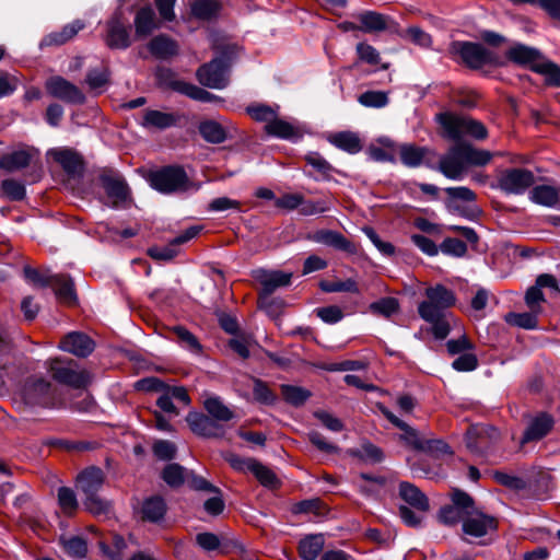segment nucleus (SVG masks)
<instances>
[{
  "label": "nucleus",
  "mask_w": 560,
  "mask_h": 560,
  "mask_svg": "<svg viewBox=\"0 0 560 560\" xmlns=\"http://www.w3.org/2000/svg\"><path fill=\"white\" fill-rule=\"evenodd\" d=\"M325 546L323 534H310L304 536L298 545L299 556L303 560H316Z\"/></svg>",
  "instance_id": "obj_33"
},
{
  "label": "nucleus",
  "mask_w": 560,
  "mask_h": 560,
  "mask_svg": "<svg viewBox=\"0 0 560 560\" xmlns=\"http://www.w3.org/2000/svg\"><path fill=\"white\" fill-rule=\"evenodd\" d=\"M353 455L364 462L373 464L381 463L384 459L382 448L371 442H364L360 450L353 452Z\"/></svg>",
  "instance_id": "obj_59"
},
{
  "label": "nucleus",
  "mask_w": 560,
  "mask_h": 560,
  "mask_svg": "<svg viewBox=\"0 0 560 560\" xmlns=\"http://www.w3.org/2000/svg\"><path fill=\"white\" fill-rule=\"evenodd\" d=\"M505 55L510 61L520 66L532 65L541 58L539 49L524 44H515L506 51Z\"/></svg>",
  "instance_id": "obj_34"
},
{
  "label": "nucleus",
  "mask_w": 560,
  "mask_h": 560,
  "mask_svg": "<svg viewBox=\"0 0 560 560\" xmlns=\"http://www.w3.org/2000/svg\"><path fill=\"white\" fill-rule=\"evenodd\" d=\"M422 446L420 452L436 458L453 453L451 446L441 439H423Z\"/></svg>",
  "instance_id": "obj_61"
},
{
  "label": "nucleus",
  "mask_w": 560,
  "mask_h": 560,
  "mask_svg": "<svg viewBox=\"0 0 560 560\" xmlns=\"http://www.w3.org/2000/svg\"><path fill=\"white\" fill-rule=\"evenodd\" d=\"M451 501L452 504L456 506L466 516L472 515V513L477 511L475 509L474 498L462 489L454 488L452 490Z\"/></svg>",
  "instance_id": "obj_53"
},
{
  "label": "nucleus",
  "mask_w": 560,
  "mask_h": 560,
  "mask_svg": "<svg viewBox=\"0 0 560 560\" xmlns=\"http://www.w3.org/2000/svg\"><path fill=\"white\" fill-rule=\"evenodd\" d=\"M103 483L104 472L100 467H88L77 477V489L84 493L83 504L93 515L107 514L110 510L109 502L98 497Z\"/></svg>",
  "instance_id": "obj_6"
},
{
  "label": "nucleus",
  "mask_w": 560,
  "mask_h": 560,
  "mask_svg": "<svg viewBox=\"0 0 560 560\" xmlns=\"http://www.w3.org/2000/svg\"><path fill=\"white\" fill-rule=\"evenodd\" d=\"M58 503L67 515L73 514L79 505L74 491L68 487H60L58 489Z\"/></svg>",
  "instance_id": "obj_60"
},
{
  "label": "nucleus",
  "mask_w": 560,
  "mask_h": 560,
  "mask_svg": "<svg viewBox=\"0 0 560 560\" xmlns=\"http://www.w3.org/2000/svg\"><path fill=\"white\" fill-rule=\"evenodd\" d=\"M304 160L307 165L312 166L317 173L320 174V177H314L316 182L318 180H331L332 173H337L338 171L318 152L311 151L304 155Z\"/></svg>",
  "instance_id": "obj_40"
},
{
  "label": "nucleus",
  "mask_w": 560,
  "mask_h": 560,
  "mask_svg": "<svg viewBox=\"0 0 560 560\" xmlns=\"http://www.w3.org/2000/svg\"><path fill=\"white\" fill-rule=\"evenodd\" d=\"M265 131L268 136L283 140L296 141L300 138L296 128L292 124L278 118V116L268 121Z\"/></svg>",
  "instance_id": "obj_37"
},
{
  "label": "nucleus",
  "mask_w": 560,
  "mask_h": 560,
  "mask_svg": "<svg viewBox=\"0 0 560 560\" xmlns=\"http://www.w3.org/2000/svg\"><path fill=\"white\" fill-rule=\"evenodd\" d=\"M215 49L218 56L196 70V79L205 88L223 90L230 83V70L238 56V46L226 44Z\"/></svg>",
  "instance_id": "obj_3"
},
{
  "label": "nucleus",
  "mask_w": 560,
  "mask_h": 560,
  "mask_svg": "<svg viewBox=\"0 0 560 560\" xmlns=\"http://www.w3.org/2000/svg\"><path fill=\"white\" fill-rule=\"evenodd\" d=\"M49 153L70 178H81L83 176L85 163L79 152L70 148H59L50 150Z\"/></svg>",
  "instance_id": "obj_18"
},
{
  "label": "nucleus",
  "mask_w": 560,
  "mask_h": 560,
  "mask_svg": "<svg viewBox=\"0 0 560 560\" xmlns=\"http://www.w3.org/2000/svg\"><path fill=\"white\" fill-rule=\"evenodd\" d=\"M332 207L334 198L331 196H326L316 200L305 199V197L302 196L300 214L305 217L317 215L329 212Z\"/></svg>",
  "instance_id": "obj_44"
},
{
  "label": "nucleus",
  "mask_w": 560,
  "mask_h": 560,
  "mask_svg": "<svg viewBox=\"0 0 560 560\" xmlns=\"http://www.w3.org/2000/svg\"><path fill=\"white\" fill-rule=\"evenodd\" d=\"M465 117V115H458L450 110L438 113L434 121L441 128V137L454 143L464 142Z\"/></svg>",
  "instance_id": "obj_15"
},
{
  "label": "nucleus",
  "mask_w": 560,
  "mask_h": 560,
  "mask_svg": "<svg viewBox=\"0 0 560 560\" xmlns=\"http://www.w3.org/2000/svg\"><path fill=\"white\" fill-rule=\"evenodd\" d=\"M398 429L402 431L399 439L407 447L418 452L423 448V438H421L417 429L412 428L407 422H405V427Z\"/></svg>",
  "instance_id": "obj_62"
},
{
  "label": "nucleus",
  "mask_w": 560,
  "mask_h": 560,
  "mask_svg": "<svg viewBox=\"0 0 560 560\" xmlns=\"http://www.w3.org/2000/svg\"><path fill=\"white\" fill-rule=\"evenodd\" d=\"M254 278L260 284L258 295H272L277 289L291 284L292 273L281 270L259 269L255 271Z\"/></svg>",
  "instance_id": "obj_19"
},
{
  "label": "nucleus",
  "mask_w": 560,
  "mask_h": 560,
  "mask_svg": "<svg viewBox=\"0 0 560 560\" xmlns=\"http://www.w3.org/2000/svg\"><path fill=\"white\" fill-rule=\"evenodd\" d=\"M318 287L325 293L348 292L360 294L359 284L352 278L338 281L322 280Z\"/></svg>",
  "instance_id": "obj_46"
},
{
  "label": "nucleus",
  "mask_w": 560,
  "mask_h": 560,
  "mask_svg": "<svg viewBox=\"0 0 560 560\" xmlns=\"http://www.w3.org/2000/svg\"><path fill=\"white\" fill-rule=\"evenodd\" d=\"M258 306L270 318L276 319L281 316L285 302L281 298H273L272 295H258Z\"/></svg>",
  "instance_id": "obj_52"
},
{
  "label": "nucleus",
  "mask_w": 560,
  "mask_h": 560,
  "mask_svg": "<svg viewBox=\"0 0 560 560\" xmlns=\"http://www.w3.org/2000/svg\"><path fill=\"white\" fill-rule=\"evenodd\" d=\"M424 294L427 299L418 304V314L421 319L431 325L434 339L444 340L452 330L453 315L448 308L456 303L455 293L439 283L427 288Z\"/></svg>",
  "instance_id": "obj_1"
},
{
  "label": "nucleus",
  "mask_w": 560,
  "mask_h": 560,
  "mask_svg": "<svg viewBox=\"0 0 560 560\" xmlns=\"http://www.w3.org/2000/svg\"><path fill=\"white\" fill-rule=\"evenodd\" d=\"M440 250L447 256L464 257L467 253V245L464 241L456 237H446L440 244Z\"/></svg>",
  "instance_id": "obj_63"
},
{
  "label": "nucleus",
  "mask_w": 560,
  "mask_h": 560,
  "mask_svg": "<svg viewBox=\"0 0 560 560\" xmlns=\"http://www.w3.org/2000/svg\"><path fill=\"white\" fill-rule=\"evenodd\" d=\"M252 474L258 480V482L268 489H277L280 487L281 482L277 475L266 465L258 462L254 466Z\"/></svg>",
  "instance_id": "obj_51"
},
{
  "label": "nucleus",
  "mask_w": 560,
  "mask_h": 560,
  "mask_svg": "<svg viewBox=\"0 0 560 560\" xmlns=\"http://www.w3.org/2000/svg\"><path fill=\"white\" fill-rule=\"evenodd\" d=\"M101 552L110 560H122L124 550L127 548V542L121 535H114L112 545L104 541L98 544Z\"/></svg>",
  "instance_id": "obj_50"
},
{
  "label": "nucleus",
  "mask_w": 560,
  "mask_h": 560,
  "mask_svg": "<svg viewBox=\"0 0 560 560\" xmlns=\"http://www.w3.org/2000/svg\"><path fill=\"white\" fill-rule=\"evenodd\" d=\"M201 230L200 225H191L171 240L167 245L148 248L147 254L156 261H171L178 255L177 247L195 238Z\"/></svg>",
  "instance_id": "obj_13"
},
{
  "label": "nucleus",
  "mask_w": 560,
  "mask_h": 560,
  "mask_svg": "<svg viewBox=\"0 0 560 560\" xmlns=\"http://www.w3.org/2000/svg\"><path fill=\"white\" fill-rule=\"evenodd\" d=\"M312 240L315 243L332 247L348 255H357L359 253V247L355 243L335 230H318L313 234Z\"/></svg>",
  "instance_id": "obj_20"
},
{
  "label": "nucleus",
  "mask_w": 560,
  "mask_h": 560,
  "mask_svg": "<svg viewBox=\"0 0 560 560\" xmlns=\"http://www.w3.org/2000/svg\"><path fill=\"white\" fill-rule=\"evenodd\" d=\"M59 348L75 357L86 358L94 351L95 342L84 332L72 331L61 339Z\"/></svg>",
  "instance_id": "obj_21"
},
{
  "label": "nucleus",
  "mask_w": 560,
  "mask_h": 560,
  "mask_svg": "<svg viewBox=\"0 0 560 560\" xmlns=\"http://www.w3.org/2000/svg\"><path fill=\"white\" fill-rule=\"evenodd\" d=\"M498 520L489 514L475 511L463 520L462 530L465 535L474 538H481L489 533L498 530Z\"/></svg>",
  "instance_id": "obj_17"
},
{
  "label": "nucleus",
  "mask_w": 560,
  "mask_h": 560,
  "mask_svg": "<svg viewBox=\"0 0 560 560\" xmlns=\"http://www.w3.org/2000/svg\"><path fill=\"white\" fill-rule=\"evenodd\" d=\"M45 86L50 96L66 103L81 105L86 100L84 93L77 85L60 75L48 79Z\"/></svg>",
  "instance_id": "obj_14"
},
{
  "label": "nucleus",
  "mask_w": 560,
  "mask_h": 560,
  "mask_svg": "<svg viewBox=\"0 0 560 560\" xmlns=\"http://www.w3.org/2000/svg\"><path fill=\"white\" fill-rule=\"evenodd\" d=\"M66 553L74 559H83L88 555V542L83 537L72 536L61 540Z\"/></svg>",
  "instance_id": "obj_56"
},
{
  "label": "nucleus",
  "mask_w": 560,
  "mask_h": 560,
  "mask_svg": "<svg viewBox=\"0 0 560 560\" xmlns=\"http://www.w3.org/2000/svg\"><path fill=\"white\" fill-rule=\"evenodd\" d=\"M222 10L220 0H195L190 4V13L200 21H211L218 18Z\"/></svg>",
  "instance_id": "obj_35"
},
{
  "label": "nucleus",
  "mask_w": 560,
  "mask_h": 560,
  "mask_svg": "<svg viewBox=\"0 0 560 560\" xmlns=\"http://www.w3.org/2000/svg\"><path fill=\"white\" fill-rule=\"evenodd\" d=\"M535 183V175L530 170L523 167H510L501 171L497 182L491 188L499 189L505 195L520 196L526 192Z\"/></svg>",
  "instance_id": "obj_7"
},
{
  "label": "nucleus",
  "mask_w": 560,
  "mask_h": 560,
  "mask_svg": "<svg viewBox=\"0 0 560 560\" xmlns=\"http://www.w3.org/2000/svg\"><path fill=\"white\" fill-rule=\"evenodd\" d=\"M25 405L35 408L52 409L57 406V397L50 382L43 377L28 378L22 392Z\"/></svg>",
  "instance_id": "obj_8"
},
{
  "label": "nucleus",
  "mask_w": 560,
  "mask_h": 560,
  "mask_svg": "<svg viewBox=\"0 0 560 560\" xmlns=\"http://www.w3.org/2000/svg\"><path fill=\"white\" fill-rule=\"evenodd\" d=\"M450 55L456 62L470 70H479L486 66H500L498 54L482 44L469 40H453L448 47Z\"/></svg>",
  "instance_id": "obj_5"
},
{
  "label": "nucleus",
  "mask_w": 560,
  "mask_h": 560,
  "mask_svg": "<svg viewBox=\"0 0 560 560\" xmlns=\"http://www.w3.org/2000/svg\"><path fill=\"white\" fill-rule=\"evenodd\" d=\"M388 16L376 11H363L359 14V30L363 33L383 32L387 30Z\"/></svg>",
  "instance_id": "obj_38"
},
{
  "label": "nucleus",
  "mask_w": 560,
  "mask_h": 560,
  "mask_svg": "<svg viewBox=\"0 0 560 560\" xmlns=\"http://www.w3.org/2000/svg\"><path fill=\"white\" fill-rule=\"evenodd\" d=\"M492 156L488 150L475 148L469 142H458L440 158L436 170L448 179L460 180L470 166H485Z\"/></svg>",
  "instance_id": "obj_2"
},
{
  "label": "nucleus",
  "mask_w": 560,
  "mask_h": 560,
  "mask_svg": "<svg viewBox=\"0 0 560 560\" xmlns=\"http://www.w3.org/2000/svg\"><path fill=\"white\" fill-rule=\"evenodd\" d=\"M436 517L438 521L445 526H455L459 522L463 523V520H465L466 515L463 514L453 504H445L440 508Z\"/></svg>",
  "instance_id": "obj_58"
},
{
  "label": "nucleus",
  "mask_w": 560,
  "mask_h": 560,
  "mask_svg": "<svg viewBox=\"0 0 560 560\" xmlns=\"http://www.w3.org/2000/svg\"><path fill=\"white\" fill-rule=\"evenodd\" d=\"M156 85L161 89H168L186 96L190 82L178 80L176 73L166 67H158L154 72Z\"/></svg>",
  "instance_id": "obj_29"
},
{
  "label": "nucleus",
  "mask_w": 560,
  "mask_h": 560,
  "mask_svg": "<svg viewBox=\"0 0 560 560\" xmlns=\"http://www.w3.org/2000/svg\"><path fill=\"white\" fill-rule=\"evenodd\" d=\"M170 331L176 337V342L185 350L195 355H201L203 347L198 338L186 327L176 325L171 327Z\"/></svg>",
  "instance_id": "obj_36"
},
{
  "label": "nucleus",
  "mask_w": 560,
  "mask_h": 560,
  "mask_svg": "<svg viewBox=\"0 0 560 560\" xmlns=\"http://www.w3.org/2000/svg\"><path fill=\"white\" fill-rule=\"evenodd\" d=\"M133 26L138 39L147 38L159 27L155 11L150 4L141 7L136 12Z\"/></svg>",
  "instance_id": "obj_24"
},
{
  "label": "nucleus",
  "mask_w": 560,
  "mask_h": 560,
  "mask_svg": "<svg viewBox=\"0 0 560 560\" xmlns=\"http://www.w3.org/2000/svg\"><path fill=\"white\" fill-rule=\"evenodd\" d=\"M185 420L191 432L200 438L222 439L226 433V425L219 423L208 413L189 411Z\"/></svg>",
  "instance_id": "obj_10"
},
{
  "label": "nucleus",
  "mask_w": 560,
  "mask_h": 560,
  "mask_svg": "<svg viewBox=\"0 0 560 560\" xmlns=\"http://www.w3.org/2000/svg\"><path fill=\"white\" fill-rule=\"evenodd\" d=\"M431 150L427 147H418L416 144H401L399 148V156L401 163L410 168H416L421 165L433 167L429 162L425 161L427 155Z\"/></svg>",
  "instance_id": "obj_28"
},
{
  "label": "nucleus",
  "mask_w": 560,
  "mask_h": 560,
  "mask_svg": "<svg viewBox=\"0 0 560 560\" xmlns=\"http://www.w3.org/2000/svg\"><path fill=\"white\" fill-rule=\"evenodd\" d=\"M188 472L189 471L184 466L177 463H171L163 468L161 478L167 486L177 489L187 482Z\"/></svg>",
  "instance_id": "obj_43"
},
{
  "label": "nucleus",
  "mask_w": 560,
  "mask_h": 560,
  "mask_svg": "<svg viewBox=\"0 0 560 560\" xmlns=\"http://www.w3.org/2000/svg\"><path fill=\"white\" fill-rule=\"evenodd\" d=\"M109 78L110 71L108 67L101 66L88 70L85 82L91 90H98L108 84Z\"/></svg>",
  "instance_id": "obj_55"
},
{
  "label": "nucleus",
  "mask_w": 560,
  "mask_h": 560,
  "mask_svg": "<svg viewBox=\"0 0 560 560\" xmlns=\"http://www.w3.org/2000/svg\"><path fill=\"white\" fill-rule=\"evenodd\" d=\"M1 189L5 197L12 201H21L26 197L25 186L15 179H3Z\"/></svg>",
  "instance_id": "obj_64"
},
{
  "label": "nucleus",
  "mask_w": 560,
  "mask_h": 560,
  "mask_svg": "<svg viewBox=\"0 0 560 560\" xmlns=\"http://www.w3.org/2000/svg\"><path fill=\"white\" fill-rule=\"evenodd\" d=\"M37 153V150L33 148H22L5 153L0 158V168L8 173L26 168L30 166L34 155Z\"/></svg>",
  "instance_id": "obj_22"
},
{
  "label": "nucleus",
  "mask_w": 560,
  "mask_h": 560,
  "mask_svg": "<svg viewBox=\"0 0 560 560\" xmlns=\"http://www.w3.org/2000/svg\"><path fill=\"white\" fill-rule=\"evenodd\" d=\"M555 427L553 417L547 411H539L529 417L527 427L521 438V444L538 442L546 438Z\"/></svg>",
  "instance_id": "obj_16"
},
{
  "label": "nucleus",
  "mask_w": 560,
  "mask_h": 560,
  "mask_svg": "<svg viewBox=\"0 0 560 560\" xmlns=\"http://www.w3.org/2000/svg\"><path fill=\"white\" fill-rule=\"evenodd\" d=\"M179 116L174 113H165L158 109H147L144 112L141 126L144 128H156L165 130L177 126Z\"/></svg>",
  "instance_id": "obj_31"
},
{
  "label": "nucleus",
  "mask_w": 560,
  "mask_h": 560,
  "mask_svg": "<svg viewBox=\"0 0 560 560\" xmlns=\"http://www.w3.org/2000/svg\"><path fill=\"white\" fill-rule=\"evenodd\" d=\"M147 182L152 189L163 195L186 192L194 186L185 167L179 164L151 170L148 173Z\"/></svg>",
  "instance_id": "obj_4"
},
{
  "label": "nucleus",
  "mask_w": 560,
  "mask_h": 560,
  "mask_svg": "<svg viewBox=\"0 0 560 560\" xmlns=\"http://www.w3.org/2000/svg\"><path fill=\"white\" fill-rule=\"evenodd\" d=\"M150 54L161 60L175 57L179 52V46L175 39L166 34H159L148 43Z\"/></svg>",
  "instance_id": "obj_26"
},
{
  "label": "nucleus",
  "mask_w": 560,
  "mask_h": 560,
  "mask_svg": "<svg viewBox=\"0 0 560 560\" xmlns=\"http://www.w3.org/2000/svg\"><path fill=\"white\" fill-rule=\"evenodd\" d=\"M398 491L401 500H404L409 506L420 512L429 511L430 503L428 497L413 483L409 481H400Z\"/></svg>",
  "instance_id": "obj_27"
},
{
  "label": "nucleus",
  "mask_w": 560,
  "mask_h": 560,
  "mask_svg": "<svg viewBox=\"0 0 560 560\" xmlns=\"http://www.w3.org/2000/svg\"><path fill=\"white\" fill-rule=\"evenodd\" d=\"M358 102L370 108H383L389 103L388 93L384 91H365L359 95Z\"/></svg>",
  "instance_id": "obj_57"
},
{
  "label": "nucleus",
  "mask_w": 560,
  "mask_h": 560,
  "mask_svg": "<svg viewBox=\"0 0 560 560\" xmlns=\"http://www.w3.org/2000/svg\"><path fill=\"white\" fill-rule=\"evenodd\" d=\"M529 199L536 205L555 208L560 201V187L546 184L534 186Z\"/></svg>",
  "instance_id": "obj_32"
},
{
  "label": "nucleus",
  "mask_w": 560,
  "mask_h": 560,
  "mask_svg": "<svg viewBox=\"0 0 560 560\" xmlns=\"http://www.w3.org/2000/svg\"><path fill=\"white\" fill-rule=\"evenodd\" d=\"M52 378L62 385L74 389H83L91 383V374L85 370H78V364L73 360L63 362L55 359L49 368Z\"/></svg>",
  "instance_id": "obj_9"
},
{
  "label": "nucleus",
  "mask_w": 560,
  "mask_h": 560,
  "mask_svg": "<svg viewBox=\"0 0 560 560\" xmlns=\"http://www.w3.org/2000/svg\"><path fill=\"white\" fill-rule=\"evenodd\" d=\"M279 106L275 107L262 104L255 103L246 107V113L256 121L266 122L273 120L278 116Z\"/></svg>",
  "instance_id": "obj_48"
},
{
  "label": "nucleus",
  "mask_w": 560,
  "mask_h": 560,
  "mask_svg": "<svg viewBox=\"0 0 560 560\" xmlns=\"http://www.w3.org/2000/svg\"><path fill=\"white\" fill-rule=\"evenodd\" d=\"M281 393L283 399L294 407L304 405L305 401L311 397L310 390L294 385H282Z\"/></svg>",
  "instance_id": "obj_54"
},
{
  "label": "nucleus",
  "mask_w": 560,
  "mask_h": 560,
  "mask_svg": "<svg viewBox=\"0 0 560 560\" xmlns=\"http://www.w3.org/2000/svg\"><path fill=\"white\" fill-rule=\"evenodd\" d=\"M530 69L541 74L545 79L547 86L560 88V66L553 61H545L541 63H534Z\"/></svg>",
  "instance_id": "obj_45"
},
{
  "label": "nucleus",
  "mask_w": 560,
  "mask_h": 560,
  "mask_svg": "<svg viewBox=\"0 0 560 560\" xmlns=\"http://www.w3.org/2000/svg\"><path fill=\"white\" fill-rule=\"evenodd\" d=\"M57 300L65 304H75L78 301L75 288L72 279L66 275H52L50 284Z\"/></svg>",
  "instance_id": "obj_30"
},
{
  "label": "nucleus",
  "mask_w": 560,
  "mask_h": 560,
  "mask_svg": "<svg viewBox=\"0 0 560 560\" xmlns=\"http://www.w3.org/2000/svg\"><path fill=\"white\" fill-rule=\"evenodd\" d=\"M166 512L167 505L161 495L145 498L139 510L141 521L152 524H159L164 521Z\"/></svg>",
  "instance_id": "obj_23"
},
{
  "label": "nucleus",
  "mask_w": 560,
  "mask_h": 560,
  "mask_svg": "<svg viewBox=\"0 0 560 560\" xmlns=\"http://www.w3.org/2000/svg\"><path fill=\"white\" fill-rule=\"evenodd\" d=\"M203 407L211 418L225 425L226 422L235 417L234 412L223 404L220 397L217 396L207 398L203 401Z\"/></svg>",
  "instance_id": "obj_41"
},
{
  "label": "nucleus",
  "mask_w": 560,
  "mask_h": 560,
  "mask_svg": "<svg viewBox=\"0 0 560 560\" xmlns=\"http://www.w3.org/2000/svg\"><path fill=\"white\" fill-rule=\"evenodd\" d=\"M254 400L264 406H273L277 402V394L270 389L268 384L257 377L253 378Z\"/></svg>",
  "instance_id": "obj_47"
},
{
  "label": "nucleus",
  "mask_w": 560,
  "mask_h": 560,
  "mask_svg": "<svg viewBox=\"0 0 560 560\" xmlns=\"http://www.w3.org/2000/svg\"><path fill=\"white\" fill-rule=\"evenodd\" d=\"M370 310L373 314L389 318L399 312L400 304L398 299L386 296L371 303Z\"/></svg>",
  "instance_id": "obj_49"
},
{
  "label": "nucleus",
  "mask_w": 560,
  "mask_h": 560,
  "mask_svg": "<svg viewBox=\"0 0 560 560\" xmlns=\"http://www.w3.org/2000/svg\"><path fill=\"white\" fill-rule=\"evenodd\" d=\"M97 178L109 199L125 202L130 197L128 183L118 171L104 167L100 171Z\"/></svg>",
  "instance_id": "obj_12"
},
{
  "label": "nucleus",
  "mask_w": 560,
  "mask_h": 560,
  "mask_svg": "<svg viewBox=\"0 0 560 560\" xmlns=\"http://www.w3.org/2000/svg\"><path fill=\"white\" fill-rule=\"evenodd\" d=\"M202 139L212 144H220L226 140V131L215 120H203L198 126Z\"/></svg>",
  "instance_id": "obj_42"
},
{
  "label": "nucleus",
  "mask_w": 560,
  "mask_h": 560,
  "mask_svg": "<svg viewBox=\"0 0 560 560\" xmlns=\"http://www.w3.org/2000/svg\"><path fill=\"white\" fill-rule=\"evenodd\" d=\"M105 44L110 49L126 50L132 44L130 27L122 21V13L115 12L106 22Z\"/></svg>",
  "instance_id": "obj_11"
},
{
  "label": "nucleus",
  "mask_w": 560,
  "mask_h": 560,
  "mask_svg": "<svg viewBox=\"0 0 560 560\" xmlns=\"http://www.w3.org/2000/svg\"><path fill=\"white\" fill-rule=\"evenodd\" d=\"M84 28V23L80 20H75L67 25H65L61 31L54 32L47 35L43 44L45 45H63L70 39H72L81 30Z\"/></svg>",
  "instance_id": "obj_39"
},
{
  "label": "nucleus",
  "mask_w": 560,
  "mask_h": 560,
  "mask_svg": "<svg viewBox=\"0 0 560 560\" xmlns=\"http://www.w3.org/2000/svg\"><path fill=\"white\" fill-rule=\"evenodd\" d=\"M327 141L335 148L352 155L358 154L363 149L359 133L351 130L331 133L327 137Z\"/></svg>",
  "instance_id": "obj_25"
}]
</instances>
